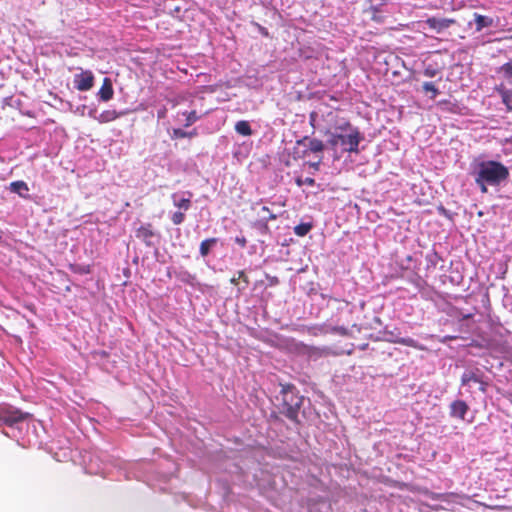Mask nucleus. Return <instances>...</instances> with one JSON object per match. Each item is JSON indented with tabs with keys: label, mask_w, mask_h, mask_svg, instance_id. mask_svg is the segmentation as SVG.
<instances>
[{
	"label": "nucleus",
	"mask_w": 512,
	"mask_h": 512,
	"mask_svg": "<svg viewBox=\"0 0 512 512\" xmlns=\"http://www.w3.org/2000/svg\"><path fill=\"white\" fill-rule=\"evenodd\" d=\"M474 19H475V30L477 32H480L484 28H487V27H490L493 25V19L488 16H484V15L475 13Z\"/></svg>",
	"instance_id": "14"
},
{
	"label": "nucleus",
	"mask_w": 512,
	"mask_h": 512,
	"mask_svg": "<svg viewBox=\"0 0 512 512\" xmlns=\"http://www.w3.org/2000/svg\"><path fill=\"white\" fill-rule=\"evenodd\" d=\"M296 183L298 184V186H301L302 184L313 186L315 184V180L310 177L306 178L305 180H301L300 178H298L296 180Z\"/></svg>",
	"instance_id": "29"
},
{
	"label": "nucleus",
	"mask_w": 512,
	"mask_h": 512,
	"mask_svg": "<svg viewBox=\"0 0 512 512\" xmlns=\"http://www.w3.org/2000/svg\"><path fill=\"white\" fill-rule=\"evenodd\" d=\"M321 160H322V156H319L318 161H316V162H309V166L311 168H313L314 170H318L319 166H320V163H321Z\"/></svg>",
	"instance_id": "33"
},
{
	"label": "nucleus",
	"mask_w": 512,
	"mask_h": 512,
	"mask_svg": "<svg viewBox=\"0 0 512 512\" xmlns=\"http://www.w3.org/2000/svg\"><path fill=\"white\" fill-rule=\"evenodd\" d=\"M456 23L457 21L453 18L429 17L425 20V24L437 33L443 32Z\"/></svg>",
	"instance_id": "6"
},
{
	"label": "nucleus",
	"mask_w": 512,
	"mask_h": 512,
	"mask_svg": "<svg viewBox=\"0 0 512 512\" xmlns=\"http://www.w3.org/2000/svg\"><path fill=\"white\" fill-rule=\"evenodd\" d=\"M230 282H231L232 284H234V285H237V284H238V278H232V279L230 280Z\"/></svg>",
	"instance_id": "37"
},
{
	"label": "nucleus",
	"mask_w": 512,
	"mask_h": 512,
	"mask_svg": "<svg viewBox=\"0 0 512 512\" xmlns=\"http://www.w3.org/2000/svg\"><path fill=\"white\" fill-rule=\"evenodd\" d=\"M470 382H481V378L477 375V373L473 371L465 372L461 376V385L465 386L468 385Z\"/></svg>",
	"instance_id": "21"
},
{
	"label": "nucleus",
	"mask_w": 512,
	"mask_h": 512,
	"mask_svg": "<svg viewBox=\"0 0 512 512\" xmlns=\"http://www.w3.org/2000/svg\"><path fill=\"white\" fill-rule=\"evenodd\" d=\"M394 343L405 345L408 347H412L418 350H424L425 347L421 344H419L416 340L413 338L407 337V338H397L393 340Z\"/></svg>",
	"instance_id": "19"
},
{
	"label": "nucleus",
	"mask_w": 512,
	"mask_h": 512,
	"mask_svg": "<svg viewBox=\"0 0 512 512\" xmlns=\"http://www.w3.org/2000/svg\"><path fill=\"white\" fill-rule=\"evenodd\" d=\"M135 236L143 241L147 246H152L151 239L156 236L151 223L141 225L135 232Z\"/></svg>",
	"instance_id": "8"
},
{
	"label": "nucleus",
	"mask_w": 512,
	"mask_h": 512,
	"mask_svg": "<svg viewBox=\"0 0 512 512\" xmlns=\"http://www.w3.org/2000/svg\"><path fill=\"white\" fill-rule=\"evenodd\" d=\"M217 242H218V239L215 237L203 240L200 243V248H199L201 256L206 257L210 253V250L217 244Z\"/></svg>",
	"instance_id": "17"
},
{
	"label": "nucleus",
	"mask_w": 512,
	"mask_h": 512,
	"mask_svg": "<svg viewBox=\"0 0 512 512\" xmlns=\"http://www.w3.org/2000/svg\"><path fill=\"white\" fill-rule=\"evenodd\" d=\"M235 131L242 136H251L253 133L249 122L246 120L236 122Z\"/></svg>",
	"instance_id": "18"
},
{
	"label": "nucleus",
	"mask_w": 512,
	"mask_h": 512,
	"mask_svg": "<svg viewBox=\"0 0 512 512\" xmlns=\"http://www.w3.org/2000/svg\"><path fill=\"white\" fill-rule=\"evenodd\" d=\"M480 384V390L482 392H486V389H487V383L484 382L482 379H481V382H478Z\"/></svg>",
	"instance_id": "36"
},
{
	"label": "nucleus",
	"mask_w": 512,
	"mask_h": 512,
	"mask_svg": "<svg viewBox=\"0 0 512 512\" xmlns=\"http://www.w3.org/2000/svg\"><path fill=\"white\" fill-rule=\"evenodd\" d=\"M509 178V170L498 161H484L478 165L475 182L479 185L481 192H487V185L496 186Z\"/></svg>",
	"instance_id": "2"
},
{
	"label": "nucleus",
	"mask_w": 512,
	"mask_h": 512,
	"mask_svg": "<svg viewBox=\"0 0 512 512\" xmlns=\"http://www.w3.org/2000/svg\"><path fill=\"white\" fill-rule=\"evenodd\" d=\"M196 135V131L194 132H186L180 128L173 130V136L174 138H186V137H192Z\"/></svg>",
	"instance_id": "28"
},
{
	"label": "nucleus",
	"mask_w": 512,
	"mask_h": 512,
	"mask_svg": "<svg viewBox=\"0 0 512 512\" xmlns=\"http://www.w3.org/2000/svg\"><path fill=\"white\" fill-rule=\"evenodd\" d=\"M315 120V113H311L310 115V121L311 123Z\"/></svg>",
	"instance_id": "38"
},
{
	"label": "nucleus",
	"mask_w": 512,
	"mask_h": 512,
	"mask_svg": "<svg viewBox=\"0 0 512 512\" xmlns=\"http://www.w3.org/2000/svg\"><path fill=\"white\" fill-rule=\"evenodd\" d=\"M296 144L307 146V150L304 151V156L307 154V152L321 154L325 149V144L322 140L317 138H309L308 136H304L303 138L297 140Z\"/></svg>",
	"instance_id": "7"
},
{
	"label": "nucleus",
	"mask_w": 512,
	"mask_h": 512,
	"mask_svg": "<svg viewBox=\"0 0 512 512\" xmlns=\"http://www.w3.org/2000/svg\"><path fill=\"white\" fill-rule=\"evenodd\" d=\"M335 331H337L341 335H346L347 334V329L344 328V327L335 328Z\"/></svg>",
	"instance_id": "35"
},
{
	"label": "nucleus",
	"mask_w": 512,
	"mask_h": 512,
	"mask_svg": "<svg viewBox=\"0 0 512 512\" xmlns=\"http://www.w3.org/2000/svg\"><path fill=\"white\" fill-rule=\"evenodd\" d=\"M312 227L311 223H300L294 227V233L299 237H304L310 232Z\"/></svg>",
	"instance_id": "23"
},
{
	"label": "nucleus",
	"mask_w": 512,
	"mask_h": 512,
	"mask_svg": "<svg viewBox=\"0 0 512 512\" xmlns=\"http://www.w3.org/2000/svg\"><path fill=\"white\" fill-rule=\"evenodd\" d=\"M235 242L237 244H239L242 248H244L247 244V241H246V238L245 237H236L235 238Z\"/></svg>",
	"instance_id": "31"
},
{
	"label": "nucleus",
	"mask_w": 512,
	"mask_h": 512,
	"mask_svg": "<svg viewBox=\"0 0 512 512\" xmlns=\"http://www.w3.org/2000/svg\"><path fill=\"white\" fill-rule=\"evenodd\" d=\"M498 74L501 76L502 80L512 88V58L499 67Z\"/></svg>",
	"instance_id": "13"
},
{
	"label": "nucleus",
	"mask_w": 512,
	"mask_h": 512,
	"mask_svg": "<svg viewBox=\"0 0 512 512\" xmlns=\"http://www.w3.org/2000/svg\"><path fill=\"white\" fill-rule=\"evenodd\" d=\"M363 139L364 136L360 130L349 121H345L336 127L335 132L330 133L327 143L332 149L340 145L344 152L357 154L359 153V144Z\"/></svg>",
	"instance_id": "1"
},
{
	"label": "nucleus",
	"mask_w": 512,
	"mask_h": 512,
	"mask_svg": "<svg viewBox=\"0 0 512 512\" xmlns=\"http://www.w3.org/2000/svg\"><path fill=\"white\" fill-rule=\"evenodd\" d=\"M422 89L426 93H431L432 99H434L439 94V90L433 82H424Z\"/></svg>",
	"instance_id": "24"
},
{
	"label": "nucleus",
	"mask_w": 512,
	"mask_h": 512,
	"mask_svg": "<svg viewBox=\"0 0 512 512\" xmlns=\"http://www.w3.org/2000/svg\"><path fill=\"white\" fill-rule=\"evenodd\" d=\"M183 115L186 116V127H189L199 119V116L197 115L195 110L190 112H184Z\"/></svg>",
	"instance_id": "25"
},
{
	"label": "nucleus",
	"mask_w": 512,
	"mask_h": 512,
	"mask_svg": "<svg viewBox=\"0 0 512 512\" xmlns=\"http://www.w3.org/2000/svg\"><path fill=\"white\" fill-rule=\"evenodd\" d=\"M437 106L445 112L456 113L458 111V105L449 100H441L437 103Z\"/></svg>",
	"instance_id": "22"
},
{
	"label": "nucleus",
	"mask_w": 512,
	"mask_h": 512,
	"mask_svg": "<svg viewBox=\"0 0 512 512\" xmlns=\"http://www.w3.org/2000/svg\"><path fill=\"white\" fill-rule=\"evenodd\" d=\"M10 191L13 193H17L19 196L23 198H27V192L29 191V187L26 182L19 180L10 183Z\"/></svg>",
	"instance_id": "16"
},
{
	"label": "nucleus",
	"mask_w": 512,
	"mask_h": 512,
	"mask_svg": "<svg viewBox=\"0 0 512 512\" xmlns=\"http://www.w3.org/2000/svg\"><path fill=\"white\" fill-rule=\"evenodd\" d=\"M74 86L79 91H88L94 85V75L90 70L81 71L74 76Z\"/></svg>",
	"instance_id": "5"
},
{
	"label": "nucleus",
	"mask_w": 512,
	"mask_h": 512,
	"mask_svg": "<svg viewBox=\"0 0 512 512\" xmlns=\"http://www.w3.org/2000/svg\"><path fill=\"white\" fill-rule=\"evenodd\" d=\"M502 97L503 103L509 110H512V88L503 80L496 88Z\"/></svg>",
	"instance_id": "10"
},
{
	"label": "nucleus",
	"mask_w": 512,
	"mask_h": 512,
	"mask_svg": "<svg viewBox=\"0 0 512 512\" xmlns=\"http://www.w3.org/2000/svg\"><path fill=\"white\" fill-rule=\"evenodd\" d=\"M187 195H188V197H179L178 194L174 193L171 196L173 205L176 208H178L179 210H183L184 212L188 211L192 206V202H191L192 193L187 192Z\"/></svg>",
	"instance_id": "11"
},
{
	"label": "nucleus",
	"mask_w": 512,
	"mask_h": 512,
	"mask_svg": "<svg viewBox=\"0 0 512 512\" xmlns=\"http://www.w3.org/2000/svg\"><path fill=\"white\" fill-rule=\"evenodd\" d=\"M437 71L431 67H428L424 70L423 74L426 76V77H434L436 75Z\"/></svg>",
	"instance_id": "30"
},
{
	"label": "nucleus",
	"mask_w": 512,
	"mask_h": 512,
	"mask_svg": "<svg viewBox=\"0 0 512 512\" xmlns=\"http://www.w3.org/2000/svg\"><path fill=\"white\" fill-rule=\"evenodd\" d=\"M293 385L283 386L281 393L283 394L282 410L289 420L299 423L298 412L302 405V398L293 392Z\"/></svg>",
	"instance_id": "3"
},
{
	"label": "nucleus",
	"mask_w": 512,
	"mask_h": 512,
	"mask_svg": "<svg viewBox=\"0 0 512 512\" xmlns=\"http://www.w3.org/2000/svg\"><path fill=\"white\" fill-rule=\"evenodd\" d=\"M185 220V212L184 211H175L171 216V221L174 225H180Z\"/></svg>",
	"instance_id": "26"
},
{
	"label": "nucleus",
	"mask_w": 512,
	"mask_h": 512,
	"mask_svg": "<svg viewBox=\"0 0 512 512\" xmlns=\"http://www.w3.org/2000/svg\"><path fill=\"white\" fill-rule=\"evenodd\" d=\"M271 283H272V284H276V283H278V279H277L276 277H274V278L272 279Z\"/></svg>",
	"instance_id": "39"
},
{
	"label": "nucleus",
	"mask_w": 512,
	"mask_h": 512,
	"mask_svg": "<svg viewBox=\"0 0 512 512\" xmlns=\"http://www.w3.org/2000/svg\"><path fill=\"white\" fill-rule=\"evenodd\" d=\"M255 25L257 26V28L259 29L260 33H261L263 36H265V37H268V36H269V32H268V30H267L265 27H263V26L259 25L258 23H256Z\"/></svg>",
	"instance_id": "34"
},
{
	"label": "nucleus",
	"mask_w": 512,
	"mask_h": 512,
	"mask_svg": "<svg viewBox=\"0 0 512 512\" xmlns=\"http://www.w3.org/2000/svg\"><path fill=\"white\" fill-rule=\"evenodd\" d=\"M455 338H456V337H454V336H447V337H445V339H448V340H453V339H455Z\"/></svg>",
	"instance_id": "40"
},
{
	"label": "nucleus",
	"mask_w": 512,
	"mask_h": 512,
	"mask_svg": "<svg viewBox=\"0 0 512 512\" xmlns=\"http://www.w3.org/2000/svg\"><path fill=\"white\" fill-rule=\"evenodd\" d=\"M261 212L263 213L262 219L267 223L271 220L276 219V215L270 211L267 206H263L261 208Z\"/></svg>",
	"instance_id": "27"
},
{
	"label": "nucleus",
	"mask_w": 512,
	"mask_h": 512,
	"mask_svg": "<svg viewBox=\"0 0 512 512\" xmlns=\"http://www.w3.org/2000/svg\"><path fill=\"white\" fill-rule=\"evenodd\" d=\"M468 410L469 406L463 400H455L450 404V416L452 418L464 420Z\"/></svg>",
	"instance_id": "9"
},
{
	"label": "nucleus",
	"mask_w": 512,
	"mask_h": 512,
	"mask_svg": "<svg viewBox=\"0 0 512 512\" xmlns=\"http://www.w3.org/2000/svg\"><path fill=\"white\" fill-rule=\"evenodd\" d=\"M113 94H114V90H113L112 82L109 78L106 77V78H104L102 86L98 92L99 98L102 101L107 102L112 99Z\"/></svg>",
	"instance_id": "12"
},
{
	"label": "nucleus",
	"mask_w": 512,
	"mask_h": 512,
	"mask_svg": "<svg viewBox=\"0 0 512 512\" xmlns=\"http://www.w3.org/2000/svg\"><path fill=\"white\" fill-rule=\"evenodd\" d=\"M123 112H117L116 110H105L99 114V116L96 118V120L99 123H108L116 120L120 116H122Z\"/></svg>",
	"instance_id": "15"
},
{
	"label": "nucleus",
	"mask_w": 512,
	"mask_h": 512,
	"mask_svg": "<svg viewBox=\"0 0 512 512\" xmlns=\"http://www.w3.org/2000/svg\"><path fill=\"white\" fill-rule=\"evenodd\" d=\"M69 269L71 272L80 275L91 273V265L88 264H70Z\"/></svg>",
	"instance_id": "20"
},
{
	"label": "nucleus",
	"mask_w": 512,
	"mask_h": 512,
	"mask_svg": "<svg viewBox=\"0 0 512 512\" xmlns=\"http://www.w3.org/2000/svg\"><path fill=\"white\" fill-rule=\"evenodd\" d=\"M239 279H242V280L245 282V284H246V285H248V284H249V279H248V277L246 276L245 272H244V271H242V270L238 272V280H239Z\"/></svg>",
	"instance_id": "32"
},
{
	"label": "nucleus",
	"mask_w": 512,
	"mask_h": 512,
	"mask_svg": "<svg viewBox=\"0 0 512 512\" xmlns=\"http://www.w3.org/2000/svg\"><path fill=\"white\" fill-rule=\"evenodd\" d=\"M30 416L29 413L11 405L0 406V428L2 426L14 427L16 424L25 421Z\"/></svg>",
	"instance_id": "4"
}]
</instances>
